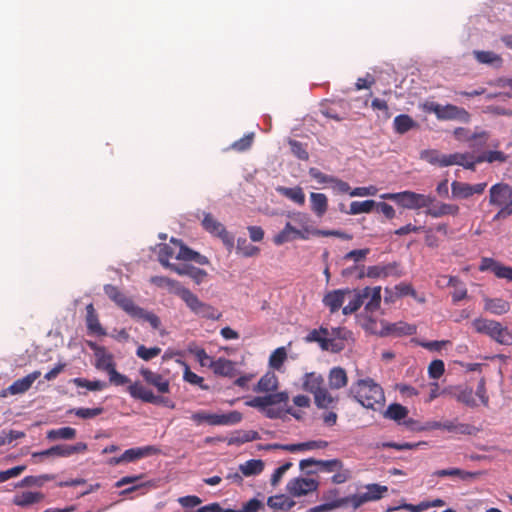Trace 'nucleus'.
<instances>
[{
	"label": "nucleus",
	"instance_id": "1",
	"mask_svg": "<svg viewBox=\"0 0 512 512\" xmlns=\"http://www.w3.org/2000/svg\"><path fill=\"white\" fill-rule=\"evenodd\" d=\"M352 396L363 407L377 410L376 405L382 406L385 402L382 387L371 378L360 379L349 389Z\"/></svg>",
	"mask_w": 512,
	"mask_h": 512
},
{
	"label": "nucleus",
	"instance_id": "2",
	"mask_svg": "<svg viewBox=\"0 0 512 512\" xmlns=\"http://www.w3.org/2000/svg\"><path fill=\"white\" fill-rule=\"evenodd\" d=\"M472 325L478 333L486 334L502 345L512 344V334L497 321L475 319Z\"/></svg>",
	"mask_w": 512,
	"mask_h": 512
},
{
	"label": "nucleus",
	"instance_id": "3",
	"mask_svg": "<svg viewBox=\"0 0 512 512\" xmlns=\"http://www.w3.org/2000/svg\"><path fill=\"white\" fill-rule=\"evenodd\" d=\"M191 419L197 424L207 422L209 425H234L242 420V414L238 411H230L227 414H212L205 411L193 413Z\"/></svg>",
	"mask_w": 512,
	"mask_h": 512
},
{
	"label": "nucleus",
	"instance_id": "4",
	"mask_svg": "<svg viewBox=\"0 0 512 512\" xmlns=\"http://www.w3.org/2000/svg\"><path fill=\"white\" fill-rule=\"evenodd\" d=\"M130 396L134 399L141 400L146 403L155 405H164L169 408H174L175 404L166 397L155 395L152 390L146 388L141 382L136 381L130 384L127 388Z\"/></svg>",
	"mask_w": 512,
	"mask_h": 512
},
{
	"label": "nucleus",
	"instance_id": "5",
	"mask_svg": "<svg viewBox=\"0 0 512 512\" xmlns=\"http://www.w3.org/2000/svg\"><path fill=\"white\" fill-rule=\"evenodd\" d=\"M391 197L394 198V201L399 205L407 209H428L435 201V198L430 195L419 194L412 191L395 193Z\"/></svg>",
	"mask_w": 512,
	"mask_h": 512
},
{
	"label": "nucleus",
	"instance_id": "6",
	"mask_svg": "<svg viewBox=\"0 0 512 512\" xmlns=\"http://www.w3.org/2000/svg\"><path fill=\"white\" fill-rule=\"evenodd\" d=\"M202 226L207 232L219 237L222 240L223 244L229 250L231 248H233L234 236L230 232H228L226 230V228L224 227V225L221 222H219L218 220H216L212 216V214L204 213V218L202 220Z\"/></svg>",
	"mask_w": 512,
	"mask_h": 512
},
{
	"label": "nucleus",
	"instance_id": "7",
	"mask_svg": "<svg viewBox=\"0 0 512 512\" xmlns=\"http://www.w3.org/2000/svg\"><path fill=\"white\" fill-rule=\"evenodd\" d=\"M387 490L388 488L386 486H381L379 484H370L367 486V492L340 498V500L345 501L344 506L352 504L353 508L357 509L366 502L380 499L382 497V494L384 492H387Z\"/></svg>",
	"mask_w": 512,
	"mask_h": 512
},
{
	"label": "nucleus",
	"instance_id": "8",
	"mask_svg": "<svg viewBox=\"0 0 512 512\" xmlns=\"http://www.w3.org/2000/svg\"><path fill=\"white\" fill-rule=\"evenodd\" d=\"M104 292L111 301L130 316H132L134 312H140L139 306L135 305L133 300L127 297L118 287L106 284L104 285Z\"/></svg>",
	"mask_w": 512,
	"mask_h": 512
},
{
	"label": "nucleus",
	"instance_id": "9",
	"mask_svg": "<svg viewBox=\"0 0 512 512\" xmlns=\"http://www.w3.org/2000/svg\"><path fill=\"white\" fill-rule=\"evenodd\" d=\"M311 466H318L319 471L322 472L333 473L343 467V462L336 458L330 460H317L314 458H308L301 460L299 463V468L307 475H313L317 473V470H307V468Z\"/></svg>",
	"mask_w": 512,
	"mask_h": 512
},
{
	"label": "nucleus",
	"instance_id": "10",
	"mask_svg": "<svg viewBox=\"0 0 512 512\" xmlns=\"http://www.w3.org/2000/svg\"><path fill=\"white\" fill-rule=\"evenodd\" d=\"M318 487V481L311 478L298 477L291 479L287 483L286 489L290 495L300 497L316 491Z\"/></svg>",
	"mask_w": 512,
	"mask_h": 512
},
{
	"label": "nucleus",
	"instance_id": "11",
	"mask_svg": "<svg viewBox=\"0 0 512 512\" xmlns=\"http://www.w3.org/2000/svg\"><path fill=\"white\" fill-rule=\"evenodd\" d=\"M489 202L499 207H512V188L504 183L493 185L490 188Z\"/></svg>",
	"mask_w": 512,
	"mask_h": 512
},
{
	"label": "nucleus",
	"instance_id": "12",
	"mask_svg": "<svg viewBox=\"0 0 512 512\" xmlns=\"http://www.w3.org/2000/svg\"><path fill=\"white\" fill-rule=\"evenodd\" d=\"M486 183L468 184L454 181L451 184L452 196L454 198L466 199L474 194H482L486 188Z\"/></svg>",
	"mask_w": 512,
	"mask_h": 512
},
{
	"label": "nucleus",
	"instance_id": "13",
	"mask_svg": "<svg viewBox=\"0 0 512 512\" xmlns=\"http://www.w3.org/2000/svg\"><path fill=\"white\" fill-rule=\"evenodd\" d=\"M479 269L481 271L489 270L493 272L494 275L498 278H503L512 281V267L504 266L503 264L492 258H482Z\"/></svg>",
	"mask_w": 512,
	"mask_h": 512
},
{
	"label": "nucleus",
	"instance_id": "14",
	"mask_svg": "<svg viewBox=\"0 0 512 512\" xmlns=\"http://www.w3.org/2000/svg\"><path fill=\"white\" fill-rule=\"evenodd\" d=\"M88 345L94 351L96 358L95 366L97 369L108 372L115 366L113 355L107 352L105 347L99 346L94 342H88Z\"/></svg>",
	"mask_w": 512,
	"mask_h": 512
},
{
	"label": "nucleus",
	"instance_id": "15",
	"mask_svg": "<svg viewBox=\"0 0 512 512\" xmlns=\"http://www.w3.org/2000/svg\"><path fill=\"white\" fill-rule=\"evenodd\" d=\"M139 373L143 377L144 381L147 384L154 386L159 393L165 394L170 392L169 381L161 374L153 372L148 368H141Z\"/></svg>",
	"mask_w": 512,
	"mask_h": 512
},
{
	"label": "nucleus",
	"instance_id": "16",
	"mask_svg": "<svg viewBox=\"0 0 512 512\" xmlns=\"http://www.w3.org/2000/svg\"><path fill=\"white\" fill-rule=\"evenodd\" d=\"M41 375L40 371H34L27 376L13 382L6 390L2 392V396H6L7 393L11 395L22 394L30 389L33 382Z\"/></svg>",
	"mask_w": 512,
	"mask_h": 512
},
{
	"label": "nucleus",
	"instance_id": "17",
	"mask_svg": "<svg viewBox=\"0 0 512 512\" xmlns=\"http://www.w3.org/2000/svg\"><path fill=\"white\" fill-rule=\"evenodd\" d=\"M438 119L440 120H460L464 123H468L470 120V114L464 109L455 105L448 104L441 106Z\"/></svg>",
	"mask_w": 512,
	"mask_h": 512
},
{
	"label": "nucleus",
	"instance_id": "18",
	"mask_svg": "<svg viewBox=\"0 0 512 512\" xmlns=\"http://www.w3.org/2000/svg\"><path fill=\"white\" fill-rule=\"evenodd\" d=\"M350 293L351 291L349 289H337L330 291L324 296L323 303L329 308L331 313H335L343 305L345 296Z\"/></svg>",
	"mask_w": 512,
	"mask_h": 512
},
{
	"label": "nucleus",
	"instance_id": "19",
	"mask_svg": "<svg viewBox=\"0 0 512 512\" xmlns=\"http://www.w3.org/2000/svg\"><path fill=\"white\" fill-rule=\"evenodd\" d=\"M443 164L447 166L459 165L465 169L475 171V162H472V154L470 153H453L447 156Z\"/></svg>",
	"mask_w": 512,
	"mask_h": 512
},
{
	"label": "nucleus",
	"instance_id": "20",
	"mask_svg": "<svg viewBox=\"0 0 512 512\" xmlns=\"http://www.w3.org/2000/svg\"><path fill=\"white\" fill-rule=\"evenodd\" d=\"M209 368L213 370L216 375L232 377L235 374V364L231 360L219 358L209 364Z\"/></svg>",
	"mask_w": 512,
	"mask_h": 512
},
{
	"label": "nucleus",
	"instance_id": "21",
	"mask_svg": "<svg viewBox=\"0 0 512 512\" xmlns=\"http://www.w3.org/2000/svg\"><path fill=\"white\" fill-rule=\"evenodd\" d=\"M473 56L479 63L487 64L495 68H500L503 64L502 57L493 51L474 50Z\"/></svg>",
	"mask_w": 512,
	"mask_h": 512
},
{
	"label": "nucleus",
	"instance_id": "22",
	"mask_svg": "<svg viewBox=\"0 0 512 512\" xmlns=\"http://www.w3.org/2000/svg\"><path fill=\"white\" fill-rule=\"evenodd\" d=\"M311 211L317 216L322 217L328 209V198L323 193H310Z\"/></svg>",
	"mask_w": 512,
	"mask_h": 512
},
{
	"label": "nucleus",
	"instance_id": "23",
	"mask_svg": "<svg viewBox=\"0 0 512 512\" xmlns=\"http://www.w3.org/2000/svg\"><path fill=\"white\" fill-rule=\"evenodd\" d=\"M86 324L89 331L100 336L106 335V331L99 323L93 304H88L86 307Z\"/></svg>",
	"mask_w": 512,
	"mask_h": 512
},
{
	"label": "nucleus",
	"instance_id": "24",
	"mask_svg": "<svg viewBox=\"0 0 512 512\" xmlns=\"http://www.w3.org/2000/svg\"><path fill=\"white\" fill-rule=\"evenodd\" d=\"M458 212V206L441 203L439 205L429 206L425 213L433 218H439L445 215H457Z\"/></svg>",
	"mask_w": 512,
	"mask_h": 512
},
{
	"label": "nucleus",
	"instance_id": "25",
	"mask_svg": "<svg viewBox=\"0 0 512 512\" xmlns=\"http://www.w3.org/2000/svg\"><path fill=\"white\" fill-rule=\"evenodd\" d=\"M408 412L409 411L405 406L398 403H392L387 407L383 416L387 419L394 420L398 424H402V421L405 420Z\"/></svg>",
	"mask_w": 512,
	"mask_h": 512
},
{
	"label": "nucleus",
	"instance_id": "26",
	"mask_svg": "<svg viewBox=\"0 0 512 512\" xmlns=\"http://www.w3.org/2000/svg\"><path fill=\"white\" fill-rule=\"evenodd\" d=\"M261 437L257 431L254 430H238L230 438L227 439L228 445H241L246 442L259 440Z\"/></svg>",
	"mask_w": 512,
	"mask_h": 512
},
{
	"label": "nucleus",
	"instance_id": "27",
	"mask_svg": "<svg viewBox=\"0 0 512 512\" xmlns=\"http://www.w3.org/2000/svg\"><path fill=\"white\" fill-rule=\"evenodd\" d=\"M53 447L55 457H69L87 450V445L83 442L76 443L75 445L60 444Z\"/></svg>",
	"mask_w": 512,
	"mask_h": 512
},
{
	"label": "nucleus",
	"instance_id": "28",
	"mask_svg": "<svg viewBox=\"0 0 512 512\" xmlns=\"http://www.w3.org/2000/svg\"><path fill=\"white\" fill-rule=\"evenodd\" d=\"M369 287H366L362 290L356 291L353 300L349 302L345 307H343L342 312L344 315H350L356 312L368 298Z\"/></svg>",
	"mask_w": 512,
	"mask_h": 512
},
{
	"label": "nucleus",
	"instance_id": "29",
	"mask_svg": "<svg viewBox=\"0 0 512 512\" xmlns=\"http://www.w3.org/2000/svg\"><path fill=\"white\" fill-rule=\"evenodd\" d=\"M177 296H179L189 307V309L195 314L203 304V302L197 297V295H195L185 287L178 289Z\"/></svg>",
	"mask_w": 512,
	"mask_h": 512
},
{
	"label": "nucleus",
	"instance_id": "30",
	"mask_svg": "<svg viewBox=\"0 0 512 512\" xmlns=\"http://www.w3.org/2000/svg\"><path fill=\"white\" fill-rule=\"evenodd\" d=\"M44 499V495L41 492H23L20 495H16L13 498V503L17 506L28 507L32 504L38 503Z\"/></svg>",
	"mask_w": 512,
	"mask_h": 512
},
{
	"label": "nucleus",
	"instance_id": "31",
	"mask_svg": "<svg viewBox=\"0 0 512 512\" xmlns=\"http://www.w3.org/2000/svg\"><path fill=\"white\" fill-rule=\"evenodd\" d=\"M276 191L298 205H304L305 203V194L303 189L299 186L294 188L278 186L276 187Z\"/></svg>",
	"mask_w": 512,
	"mask_h": 512
},
{
	"label": "nucleus",
	"instance_id": "32",
	"mask_svg": "<svg viewBox=\"0 0 512 512\" xmlns=\"http://www.w3.org/2000/svg\"><path fill=\"white\" fill-rule=\"evenodd\" d=\"M394 130L398 134H404L409 130L418 127V123L409 115L401 114L395 117L393 122Z\"/></svg>",
	"mask_w": 512,
	"mask_h": 512
},
{
	"label": "nucleus",
	"instance_id": "33",
	"mask_svg": "<svg viewBox=\"0 0 512 512\" xmlns=\"http://www.w3.org/2000/svg\"><path fill=\"white\" fill-rule=\"evenodd\" d=\"M346 371L341 367H334L329 373V386L331 389H340L347 385Z\"/></svg>",
	"mask_w": 512,
	"mask_h": 512
},
{
	"label": "nucleus",
	"instance_id": "34",
	"mask_svg": "<svg viewBox=\"0 0 512 512\" xmlns=\"http://www.w3.org/2000/svg\"><path fill=\"white\" fill-rule=\"evenodd\" d=\"M454 136L457 140L460 141H470L481 139L480 144H486L489 134L486 131H481L479 133L470 134L469 130L463 127H458L454 130Z\"/></svg>",
	"mask_w": 512,
	"mask_h": 512
},
{
	"label": "nucleus",
	"instance_id": "35",
	"mask_svg": "<svg viewBox=\"0 0 512 512\" xmlns=\"http://www.w3.org/2000/svg\"><path fill=\"white\" fill-rule=\"evenodd\" d=\"M278 387V378L272 372L266 373L264 376L260 378L255 387L254 391L256 392H270Z\"/></svg>",
	"mask_w": 512,
	"mask_h": 512
},
{
	"label": "nucleus",
	"instance_id": "36",
	"mask_svg": "<svg viewBox=\"0 0 512 512\" xmlns=\"http://www.w3.org/2000/svg\"><path fill=\"white\" fill-rule=\"evenodd\" d=\"M324 383V379L321 375H317L316 373H307L305 375V380L303 382L304 390L312 393L313 395L323 389L322 385Z\"/></svg>",
	"mask_w": 512,
	"mask_h": 512
},
{
	"label": "nucleus",
	"instance_id": "37",
	"mask_svg": "<svg viewBox=\"0 0 512 512\" xmlns=\"http://www.w3.org/2000/svg\"><path fill=\"white\" fill-rule=\"evenodd\" d=\"M76 429L72 427H61L58 429H52L47 432V439L51 441H56L59 439L63 440H72L76 437Z\"/></svg>",
	"mask_w": 512,
	"mask_h": 512
},
{
	"label": "nucleus",
	"instance_id": "38",
	"mask_svg": "<svg viewBox=\"0 0 512 512\" xmlns=\"http://www.w3.org/2000/svg\"><path fill=\"white\" fill-rule=\"evenodd\" d=\"M264 469V462L260 459H251L239 466V470L246 477L258 475Z\"/></svg>",
	"mask_w": 512,
	"mask_h": 512
},
{
	"label": "nucleus",
	"instance_id": "39",
	"mask_svg": "<svg viewBox=\"0 0 512 512\" xmlns=\"http://www.w3.org/2000/svg\"><path fill=\"white\" fill-rule=\"evenodd\" d=\"M267 505L273 510L288 511L295 505V502L287 500L284 495H276L268 498Z\"/></svg>",
	"mask_w": 512,
	"mask_h": 512
},
{
	"label": "nucleus",
	"instance_id": "40",
	"mask_svg": "<svg viewBox=\"0 0 512 512\" xmlns=\"http://www.w3.org/2000/svg\"><path fill=\"white\" fill-rule=\"evenodd\" d=\"M434 474L438 477L457 476L460 479L466 481V480L477 477L480 473L479 472H468V471L461 470L459 468H449V469L438 470Z\"/></svg>",
	"mask_w": 512,
	"mask_h": 512
},
{
	"label": "nucleus",
	"instance_id": "41",
	"mask_svg": "<svg viewBox=\"0 0 512 512\" xmlns=\"http://www.w3.org/2000/svg\"><path fill=\"white\" fill-rule=\"evenodd\" d=\"M448 155L440 154L439 151L435 149H426L420 152V158L429 162L432 165H439L441 167H446L443 164L444 160L447 159Z\"/></svg>",
	"mask_w": 512,
	"mask_h": 512
},
{
	"label": "nucleus",
	"instance_id": "42",
	"mask_svg": "<svg viewBox=\"0 0 512 512\" xmlns=\"http://www.w3.org/2000/svg\"><path fill=\"white\" fill-rule=\"evenodd\" d=\"M376 201L375 200H365V201H353L350 204V210L348 214L357 215L361 213H370L375 210Z\"/></svg>",
	"mask_w": 512,
	"mask_h": 512
},
{
	"label": "nucleus",
	"instance_id": "43",
	"mask_svg": "<svg viewBox=\"0 0 512 512\" xmlns=\"http://www.w3.org/2000/svg\"><path fill=\"white\" fill-rule=\"evenodd\" d=\"M150 281L151 283L155 284L158 287L167 288L171 293H174L176 295L178 289L183 287L178 281L170 279L165 276H153L150 279Z\"/></svg>",
	"mask_w": 512,
	"mask_h": 512
},
{
	"label": "nucleus",
	"instance_id": "44",
	"mask_svg": "<svg viewBox=\"0 0 512 512\" xmlns=\"http://www.w3.org/2000/svg\"><path fill=\"white\" fill-rule=\"evenodd\" d=\"M442 429L447 430L452 433H456V434L470 435V434H472L474 427L469 424H465V423H458L455 421H445V422H443Z\"/></svg>",
	"mask_w": 512,
	"mask_h": 512
},
{
	"label": "nucleus",
	"instance_id": "45",
	"mask_svg": "<svg viewBox=\"0 0 512 512\" xmlns=\"http://www.w3.org/2000/svg\"><path fill=\"white\" fill-rule=\"evenodd\" d=\"M485 308L493 314L501 315L509 311L510 304L503 299L495 298L487 300Z\"/></svg>",
	"mask_w": 512,
	"mask_h": 512
},
{
	"label": "nucleus",
	"instance_id": "46",
	"mask_svg": "<svg viewBox=\"0 0 512 512\" xmlns=\"http://www.w3.org/2000/svg\"><path fill=\"white\" fill-rule=\"evenodd\" d=\"M455 399L469 407H475L477 405L473 397V390L468 386L459 385Z\"/></svg>",
	"mask_w": 512,
	"mask_h": 512
},
{
	"label": "nucleus",
	"instance_id": "47",
	"mask_svg": "<svg viewBox=\"0 0 512 512\" xmlns=\"http://www.w3.org/2000/svg\"><path fill=\"white\" fill-rule=\"evenodd\" d=\"M296 233H298V229L293 227L290 222H287L283 230L274 237V243L282 245L289 242L295 238Z\"/></svg>",
	"mask_w": 512,
	"mask_h": 512
},
{
	"label": "nucleus",
	"instance_id": "48",
	"mask_svg": "<svg viewBox=\"0 0 512 512\" xmlns=\"http://www.w3.org/2000/svg\"><path fill=\"white\" fill-rule=\"evenodd\" d=\"M367 299L369 300L365 305V310L368 312L377 310L381 302V287L369 288Z\"/></svg>",
	"mask_w": 512,
	"mask_h": 512
},
{
	"label": "nucleus",
	"instance_id": "49",
	"mask_svg": "<svg viewBox=\"0 0 512 512\" xmlns=\"http://www.w3.org/2000/svg\"><path fill=\"white\" fill-rule=\"evenodd\" d=\"M416 333V327L403 322L391 324L386 328V334L413 335Z\"/></svg>",
	"mask_w": 512,
	"mask_h": 512
},
{
	"label": "nucleus",
	"instance_id": "50",
	"mask_svg": "<svg viewBox=\"0 0 512 512\" xmlns=\"http://www.w3.org/2000/svg\"><path fill=\"white\" fill-rule=\"evenodd\" d=\"M286 358V349L284 347H279L270 355L269 365L273 369L280 370Z\"/></svg>",
	"mask_w": 512,
	"mask_h": 512
},
{
	"label": "nucleus",
	"instance_id": "51",
	"mask_svg": "<svg viewBox=\"0 0 512 512\" xmlns=\"http://www.w3.org/2000/svg\"><path fill=\"white\" fill-rule=\"evenodd\" d=\"M73 383L78 387H85L90 391H100L107 387V384L100 380L89 381L83 378L73 379Z\"/></svg>",
	"mask_w": 512,
	"mask_h": 512
},
{
	"label": "nucleus",
	"instance_id": "52",
	"mask_svg": "<svg viewBox=\"0 0 512 512\" xmlns=\"http://www.w3.org/2000/svg\"><path fill=\"white\" fill-rule=\"evenodd\" d=\"M140 312H134L131 317L137 319H143L144 321L149 322V324L154 328L158 329L160 327V319L154 313L147 312L143 308L139 307Z\"/></svg>",
	"mask_w": 512,
	"mask_h": 512
},
{
	"label": "nucleus",
	"instance_id": "53",
	"mask_svg": "<svg viewBox=\"0 0 512 512\" xmlns=\"http://www.w3.org/2000/svg\"><path fill=\"white\" fill-rule=\"evenodd\" d=\"M315 404L319 408H328L333 402L334 398L327 391L326 388L321 389L317 393L314 394Z\"/></svg>",
	"mask_w": 512,
	"mask_h": 512
},
{
	"label": "nucleus",
	"instance_id": "54",
	"mask_svg": "<svg viewBox=\"0 0 512 512\" xmlns=\"http://www.w3.org/2000/svg\"><path fill=\"white\" fill-rule=\"evenodd\" d=\"M161 353V348L151 347L147 348L144 345H139L136 350V355L144 361H149Z\"/></svg>",
	"mask_w": 512,
	"mask_h": 512
},
{
	"label": "nucleus",
	"instance_id": "55",
	"mask_svg": "<svg viewBox=\"0 0 512 512\" xmlns=\"http://www.w3.org/2000/svg\"><path fill=\"white\" fill-rule=\"evenodd\" d=\"M289 146L291 149V152L294 156H296L300 160H308L309 154L306 150V147L297 140H289Z\"/></svg>",
	"mask_w": 512,
	"mask_h": 512
},
{
	"label": "nucleus",
	"instance_id": "56",
	"mask_svg": "<svg viewBox=\"0 0 512 512\" xmlns=\"http://www.w3.org/2000/svg\"><path fill=\"white\" fill-rule=\"evenodd\" d=\"M237 250L245 257H251L259 252V248L248 244L246 239H238Z\"/></svg>",
	"mask_w": 512,
	"mask_h": 512
},
{
	"label": "nucleus",
	"instance_id": "57",
	"mask_svg": "<svg viewBox=\"0 0 512 512\" xmlns=\"http://www.w3.org/2000/svg\"><path fill=\"white\" fill-rule=\"evenodd\" d=\"M344 500L336 499L334 501L324 503L315 507L310 508L306 512H329L336 508L344 506Z\"/></svg>",
	"mask_w": 512,
	"mask_h": 512
},
{
	"label": "nucleus",
	"instance_id": "58",
	"mask_svg": "<svg viewBox=\"0 0 512 512\" xmlns=\"http://www.w3.org/2000/svg\"><path fill=\"white\" fill-rule=\"evenodd\" d=\"M196 315L211 320H218L221 317V313L217 312L214 307L204 302L201 308L196 312Z\"/></svg>",
	"mask_w": 512,
	"mask_h": 512
},
{
	"label": "nucleus",
	"instance_id": "59",
	"mask_svg": "<svg viewBox=\"0 0 512 512\" xmlns=\"http://www.w3.org/2000/svg\"><path fill=\"white\" fill-rule=\"evenodd\" d=\"M107 373L109 375L110 383L115 386H123L130 383V379L126 375L119 373L115 369V366L111 368Z\"/></svg>",
	"mask_w": 512,
	"mask_h": 512
},
{
	"label": "nucleus",
	"instance_id": "60",
	"mask_svg": "<svg viewBox=\"0 0 512 512\" xmlns=\"http://www.w3.org/2000/svg\"><path fill=\"white\" fill-rule=\"evenodd\" d=\"M71 412H73L76 416L80 418L89 419L100 415L103 412V408H77L71 410Z\"/></svg>",
	"mask_w": 512,
	"mask_h": 512
},
{
	"label": "nucleus",
	"instance_id": "61",
	"mask_svg": "<svg viewBox=\"0 0 512 512\" xmlns=\"http://www.w3.org/2000/svg\"><path fill=\"white\" fill-rule=\"evenodd\" d=\"M190 352L196 357L201 366L209 367V364L215 361L206 353V351L203 348H190Z\"/></svg>",
	"mask_w": 512,
	"mask_h": 512
},
{
	"label": "nucleus",
	"instance_id": "62",
	"mask_svg": "<svg viewBox=\"0 0 512 512\" xmlns=\"http://www.w3.org/2000/svg\"><path fill=\"white\" fill-rule=\"evenodd\" d=\"M288 399H289L288 393L285 391L268 394L265 396V400H266V403L268 404V406H274V405H277L280 403H287Z\"/></svg>",
	"mask_w": 512,
	"mask_h": 512
},
{
	"label": "nucleus",
	"instance_id": "63",
	"mask_svg": "<svg viewBox=\"0 0 512 512\" xmlns=\"http://www.w3.org/2000/svg\"><path fill=\"white\" fill-rule=\"evenodd\" d=\"M444 362L442 360H434L429 364L428 373L433 379H438L444 373Z\"/></svg>",
	"mask_w": 512,
	"mask_h": 512
},
{
	"label": "nucleus",
	"instance_id": "64",
	"mask_svg": "<svg viewBox=\"0 0 512 512\" xmlns=\"http://www.w3.org/2000/svg\"><path fill=\"white\" fill-rule=\"evenodd\" d=\"M264 504L256 499L252 498L247 503L243 505V508L241 510H238L239 512H259V510H264Z\"/></svg>",
	"mask_w": 512,
	"mask_h": 512
}]
</instances>
